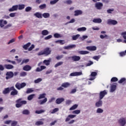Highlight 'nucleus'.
Returning <instances> with one entry per match:
<instances>
[{
  "instance_id": "obj_19",
  "label": "nucleus",
  "mask_w": 126,
  "mask_h": 126,
  "mask_svg": "<svg viewBox=\"0 0 126 126\" xmlns=\"http://www.w3.org/2000/svg\"><path fill=\"white\" fill-rule=\"evenodd\" d=\"M69 86H70V84L68 82L63 83L62 84V87L64 88H67Z\"/></svg>"
},
{
  "instance_id": "obj_52",
  "label": "nucleus",
  "mask_w": 126,
  "mask_h": 126,
  "mask_svg": "<svg viewBox=\"0 0 126 126\" xmlns=\"http://www.w3.org/2000/svg\"><path fill=\"white\" fill-rule=\"evenodd\" d=\"M54 36L55 38H62V35L58 33H55Z\"/></svg>"
},
{
  "instance_id": "obj_55",
  "label": "nucleus",
  "mask_w": 126,
  "mask_h": 126,
  "mask_svg": "<svg viewBox=\"0 0 126 126\" xmlns=\"http://www.w3.org/2000/svg\"><path fill=\"white\" fill-rule=\"evenodd\" d=\"M60 0H53L50 1V4H55Z\"/></svg>"
},
{
  "instance_id": "obj_16",
  "label": "nucleus",
  "mask_w": 126,
  "mask_h": 126,
  "mask_svg": "<svg viewBox=\"0 0 126 126\" xmlns=\"http://www.w3.org/2000/svg\"><path fill=\"white\" fill-rule=\"evenodd\" d=\"M103 105V101L102 100H100L96 102L95 103V107L97 108H99V107H102V105Z\"/></svg>"
},
{
  "instance_id": "obj_14",
  "label": "nucleus",
  "mask_w": 126,
  "mask_h": 126,
  "mask_svg": "<svg viewBox=\"0 0 126 126\" xmlns=\"http://www.w3.org/2000/svg\"><path fill=\"white\" fill-rule=\"evenodd\" d=\"M7 24V21H3V20H0V27L2 28V27H4V25H6Z\"/></svg>"
},
{
  "instance_id": "obj_38",
  "label": "nucleus",
  "mask_w": 126,
  "mask_h": 126,
  "mask_svg": "<svg viewBox=\"0 0 126 126\" xmlns=\"http://www.w3.org/2000/svg\"><path fill=\"white\" fill-rule=\"evenodd\" d=\"M34 96H35V94H30L28 97V100H29V101H31V100L34 98Z\"/></svg>"
},
{
  "instance_id": "obj_5",
  "label": "nucleus",
  "mask_w": 126,
  "mask_h": 126,
  "mask_svg": "<svg viewBox=\"0 0 126 126\" xmlns=\"http://www.w3.org/2000/svg\"><path fill=\"white\" fill-rule=\"evenodd\" d=\"M118 23V21L115 20L108 19L107 20V24L108 25H116Z\"/></svg>"
},
{
  "instance_id": "obj_64",
  "label": "nucleus",
  "mask_w": 126,
  "mask_h": 126,
  "mask_svg": "<svg viewBox=\"0 0 126 126\" xmlns=\"http://www.w3.org/2000/svg\"><path fill=\"white\" fill-rule=\"evenodd\" d=\"M17 125V122L16 121H13L11 124V126H15Z\"/></svg>"
},
{
  "instance_id": "obj_17",
  "label": "nucleus",
  "mask_w": 126,
  "mask_h": 126,
  "mask_svg": "<svg viewBox=\"0 0 126 126\" xmlns=\"http://www.w3.org/2000/svg\"><path fill=\"white\" fill-rule=\"evenodd\" d=\"M74 16H78V15L82 14V11L76 10L74 11Z\"/></svg>"
},
{
  "instance_id": "obj_47",
  "label": "nucleus",
  "mask_w": 126,
  "mask_h": 126,
  "mask_svg": "<svg viewBox=\"0 0 126 126\" xmlns=\"http://www.w3.org/2000/svg\"><path fill=\"white\" fill-rule=\"evenodd\" d=\"M126 79H125V78H122L118 81V83H124V82H126Z\"/></svg>"
},
{
  "instance_id": "obj_56",
  "label": "nucleus",
  "mask_w": 126,
  "mask_h": 126,
  "mask_svg": "<svg viewBox=\"0 0 126 126\" xmlns=\"http://www.w3.org/2000/svg\"><path fill=\"white\" fill-rule=\"evenodd\" d=\"M27 75V73L26 72H22L20 73V76H26Z\"/></svg>"
},
{
  "instance_id": "obj_21",
  "label": "nucleus",
  "mask_w": 126,
  "mask_h": 126,
  "mask_svg": "<svg viewBox=\"0 0 126 126\" xmlns=\"http://www.w3.org/2000/svg\"><path fill=\"white\" fill-rule=\"evenodd\" d=\"M93 22H94V23H101L102 19L100 18L94 19Z\"/></svg>"
},
{
  "instance_id": "obj_45",
  "label": "nucleus",
  "mask_w": 126,
  "mask_h": 126,
  "mask_svg": "<svg viewBox=\"0 0 126 126\" xmlns=\"http://www.w3.org/2000/svg\"><path fill=\"white\" fill-rule=\"evenodd\" d=\"M80 110H76L72 111V113L75 115H78L80 113Z\"/></svg>"
},
{
  "instance_id": "obj_30",
  "label": "nucleus",
  "mask_w": 126,
  "mask_h": 126,
  "mask_svg": "<svg viewBox=\"0 0 126 126\" xmlns=\"http://www.w3.org/2000/svg\"><path fill=\"white\" fill-rule=\"evenodd\" d=\"M55 43H60V45H64L65 42L63 40H58L55 41Z\"/></svg>"
},
{
  "instance_id": "obj_49",
  "label": "nucleus",
  "mask_w": 126,
  "mask_h": 126,
  "mask_svg": "<svg viewBox=\"0 0 126 126\" xmlns=\"http://www.w3.org/2000/svg\"><path fill=\"white\" fill-rule=\"evenodd\" d=\"M32 10V8L30 6L27 7L25 9L26 12H29V11Z\"/></svg>"
},
{
  "instance_id": "obj_20",
  "label": "nucleus",
  "mask_w": 126,
  "mask_h": 126,
  "mask_svg": "<svg viewBox=\"0 0 126 126\" xmlns=\"http://www.w3.org/2000/svg\"><path fill=\"white\" fill-rule=\"evenodd\" d=\"M10 92V90H9V88H5L4 90L2 91V93L4 94H8Z\"/></svg>"
},
{
  "instance_id": "obj_32",
  "label": "nucleus",
  "mask_w": 126,
  "mask_h": 126,
  "mask_svg": "<svg viewBox=\"0 0 126 126\" xmlns=\"http://www.w3.org/2000/svg\"><path fill=\"white\" fill-rule=\"evenodd\" d=\"M42 16L44 18H49V17H50V13H44L42 14Z\"/></svg>"
},
{
  "instance_id": "obj_53",
  "label": "nucleus",
  "mask_w": 126,
  "mask_h": 126,
  "mask_svg": "<svg viewBox=\"0 0 126 126\" xmlns=\"http://www.w3.org/2000/svg\"><path fill=\"white\" fill-rule=\"evenodd\" d=\"M104 112V110L101 108H97L96 110V113H98V114L102 113Z\"/></svg>"
},
{
  "instance_id": "obj_11",
  "label": "nucleus",
  "mask_w": 126,
  "mask_h": 126,
  "mask_svg": "<svg viewBox=\"0 0 126 126\" xmlns=\"http://www.w3.org/2000/svg\"><path fill=\"white\" fill-rule=\"evenodd\" d=\"M18 9V5H13L12 8L9 9V11L11 12L12 11H15Z\"/></svg>"
},
{
  "instance_id": "obj_1",
  "label": "nucleus",
  "mask_w": 126,
  "mask_h": 126,
  "mask_svg": "<svg viewBox=\"0 0 126 126\" xmlns=\"http://www.w3.org/2000/svg\"><path fill=\"white\" fill-rule=\"evenodd\" d=\"M51 53H52L51 49L49 47H46L43 51L38 52L37 56H43V55L49 56V55H51Z\"/></svg>"
},
{
  "instance_id": "obj_2",
  "label": "nucleus",
  "mask_w": 126,
  "mask_h": 126,
  "mask_svg": "<svg viewBox=\"0 0 126 126\" xmlns=\"http://www.w3.org/2000/svg\"><path fill=\"white\" fill-rule=\"evenodd\" d=\"M46 94L43 93L42 94H40L39 97H38V100H40L41 99H44L43 100H40L39 101V104L40 105H43L45 104L48 101V99L46 97Z\"/></svg>"
},
{
  "instance_id": "obj_29",
  "label": "nucleus",
  "mask_w": 126,
  "mask_h": 126,
  "mask_svg": "<svg viewBox=\"0 0 126 126\" xmlns=\"http://www.w3.org/2000/svg\"><path fill=\"white\" fill-rule=\"evenodd\" d=\"M79 54H80V55H87V54H89V52L87 51H79Z\"/></svg>"
},
{
  "instance_id": "obj_31",
  "label": "nucleus",
  "mask_w": 126,
  "mask_h": 126,
  "mask_svg": "<svg viewBox=\"0 0 126 126\" xmlns=\"http://www.w3.org/2000/svg\"><path fill=\"white\" fill-rule=\"evenodd\" d=\"M77 107H78V105L74 104L69 108V110L72 111L73 110H75L76 109H77Z\"/></svg>"
},
{
  "instance_id": "obj_37",
  "label": "nucleus",
  "mask_w": 126,
  "mask_h": 126,
  "mask_svg": "<svg viewBox=\"0 0 126 126\" xmlns=\"http://www.w3.org/2000/svg\"><path fill=\"white\" fill-rule=\"evenodd\" d=\"M63 62H59L55 65L54 67L57 68L58 67V66H60L62 65V64H63Z\"/></svg>"
},
{
  "instance_id": "obj_50",
  "label": "nucleus",
  "mask_w": 126,
  "mask_h": 126,
  "mask_svg": "<svg viewBox=\"0 0 126 126\" xmlns=\"http://www.w3.org/2000/svg\"><path fill=\"white\" fill-rule=\"evenodd\" d=\"M34 90H32V89H28L26 92L27 94H29L30 93H32Z\"/></svg>"
},
{
  "instance_id": "obj_44",
  "label": "nucleus",
  "mask_w": 126,
  "mask_h": 126,
  "mask_svg": "<svg viewBox=\"0 0 126 126\" xmlns=\"http://www.w3.org/2000/svg\"><path fill=\"white\" fill-rule=\"evenodd\" d=\"M118 80H119V79H118V78L116 77H112L111 79V82H117V81H118Z\"/></svg>"
},
{
  "instance_id": "obj_63",
  "label": "nucleus",
  "mask_w": 126,
  "mask_h": 126,
  "mask_svg": "<svg viewBox=\"0 0 126 126\" xmlns=\"http://www.w3.org/2000/svg\"><path fill=\"white\" fill-rule=\"evenodd\" d=\"M112 11H114V9H109L107 10V13H112Z\"/></svg>"
},
{
  "instance_id": "obj_28",
  "label": "nucleus",
  "mask_w": 126,
  "mask_h": 126,
  "mask_svg": "<svg viewBox=\"0 0 126 126\" xmlns=\"http://www.w3.org/2000/svg\"><path fill=\"white\" fill-rule=\"evenodd\" d=\"M18 94V91L16 90H14V91H12L10 93V95L11 96H15V95H17Z\"/></svg>"
},
{
  "instance_id": "obj_62",
  "label": "nucleus",
  "mask_w": 126,
  "mask_h": 126,
  "mask_svg": "<svg viewBox=\"0 0 126 126\" xmlns=\"http://www.w3.org/2000/svg\"><path fill=\"white\" fill-rule=\"evenodd\" d=\"M52 37H53V36L52 35H49L45 37L44 38V39H45V40H49V39L52 38Z\"/></svg>"
},
{
  "instance_id": "obj_33",
  "label": "nucleus",
  "mask_w": 126,
  "mask_h": 126,
  "mask_svg": "<svg viewBox=\"0 0 126 126\" xmlns=\"http://www.w3.org/2000/svg\"><path fill=\"white\" fill-rule=\"evenodd\" d=\"M116 88L117 86L115 85H112L111 87V92H114V91H115Z\"/></svg>"
},
{
  "instance_id": "obj_58",
  "label": "nucleus",
  "mask_w": 126,
  "mask_h": 126,
  "mask_svg": "<svg viewBox=\"0 0 126 126\" xmlns=\"http://www.w3.org/2000/svg\"><path fill=\"white\" fill-rule=\"evenodd\" d=\"M97 75V72H92L91 74V76H92L93 77H95Z\"/></svg>"
},
{
  "instance_id": "obj_42",
  "label": "nucleus",
  "mask_w": 126,
  "mask_h": 126,
  "mask_svg": "<svg viewBox=\"0 0 126 126\" xmlns=\"http://www.w3.org/2000/svg\"><path fill=\"white\" fill-rule=\"evenodd\" d=\"M40 9H44L47 7V5L46 4H42L39 6Z\"/></svg>"
},
{
  "instance_id": "obj_25",
  "label": "nucleus",
  "mask_w": 126,
  "mask_h": 126,
  "mask_svg": "<svg viewBox=\"0 0 126 126\" xmlns=\"http://www.w3.org/2000/svg\"><path fill=\"white\" fill-rule=\"evenodd\" d=\"M43 63L44 64H45V65H50V63H51V60L50 59L48 60H44Z\"/></svg>"
},
{
  "instance_id": "obj_6",
  "label": "nucleus",
  "mask_w": 126,
  "mask_h": 126,
  "mask_svg": "<svg viewBox=\"0 0 126 126\" xmlns=\"http://www.w3.org/2000/svg\"><path fill=\"white\" fill-rule=\"evenodd\" d=\"M95 7H96V9L100 10L103 7V4L101 2H97L95 4Z\"/></svg>"
},
{
  "instance_id": "obj_40",
  "label": "nucleus",
  "mask_w": 126,
  "mask_h": 126,
  "mask_svg": "<svg viewBox=\"0 0 126 126\" xmlns=\"http://www.w3.org/2000/svg\"><path fill=\"white\" fill-rule=\"evenodd\" d=\"M35 114H42V113H45V110L41 109L40 110H36L35 112Z\"/></svg>"
},
{
  "instance_id": "obj_27",
  "label": "nucleus",
  "mask_w": 126,
  "mask_h": 126,
  "mask_svg": "<svg viewBox=\"0 0 126 126\" xmlns=\"http://www.w3.org/2000/svg\"><path fill=\"white\" fill-rule=\"evenodd\" d=\"M18 6V9H19V10H22V9L25 8V5L24 4H19Z\"/></svg>"
},
{
  "instance_id": "obj_12",
  "label": "nucleus",
  "mask_w": 126,
  "mask_h": 126,
  "mask_svg": "<svg viewBox=\"0 0 126 126\" xmlns=\"http://www.w3.org/2000/svg\"><path fill=\"white\" fill-rule=\"evenodd\" d=\"M32 68V67L31 66L29 65H26L23 67V69L25 71H29V70H31Z\"/></svg>"
},
{
  "instance_id": "obj_51",
  "label": "nucleus",
  "mask_w": 126,
  "mask_h": 126,
  "mask_svg": "<svg viewBox=\"0 0 126 126\" xmlns=\"http://www.w3.org/2000/svg\"><path fill=\"white\" fill-rule=\"evenodd\" d=\"M63 55H60V56H57L56 57V59L58 61H60V60H62V59H63Z\"/></svg>"
},
{
  "instance_id": "obj_36",
  "label": "nucleus",
  "mask_w": 126,
  "mask_h": 126,
  "mask_svg": "<svg viewBox=\"0 0 126 126\" xmlns=\"http://www.w3.org/2000/svg\"><path fill=\"white\" fill-rule=\"evenodd\" d=\"M22 114L23 115H29V114H30V111L27 109H25L23 111Z\"/></svg>"
},
{
  "instance_id": "obj_46",
  "label": "nucleus",
  "mask_w": 126,
  "mask_h": 126,
  "mask_svg": "<svg viewBox=\"0 0 126 126\" xmlns=\"http://www.w3.org/2000/svg\"><path fill=\"white\" fill-rule=\"evenodd\" d=\"M15 87L17 88V89H18V90H20L21 89V86L20 85V84L19 83H17L15 85Z\"/></svg>"
},
{
  "instance_id": "obj_13",
  "label": "nucleus",
  "mask_w": 126,
  "mask_h": 126,
  "mask_svg": "<svg viewBox=\"0 0 126 126\" xmlns=\"http://www.w3.org/2000/svg\"><path fill=\"white\" fill-rule=\"evenodd\" d=\"M86 49L87 50H88V51H96L97 50V47L95 46H87Z\"/></svg>"
},
{
  "instance_id": "obj_54",
  "label": "nucleus",
  "mask_w": 126,
  "mask_h": 126,
  "mask_svg": "<svg viewBox=\"0 0 126 126\" xmlns=\"http://www.w3.org/2000/svg\"><path fill=\"white\" fill-rule=\"evenodd\" d=\"M100 39H104V38H106V39H108V35L107 34H105L104 35L101 34L100 35Z\"/></svg>"
},
{
  "instance_id": "obj_41",
  "label": "nucleus",
  "mask_w": 126,
  "mask_h": 126,
  "mask_svg": "<svg viewBox=\"0 0 126 126\" xmlns=\"http://www.w3.org/2000/svg\"><path fill=\"white\" fill-rule=\"evenodd\" d=\"M43 125H44L43 121H37L35 123V126H42Z\"/></svg>"
},
{
  "instance_id": "obj_15",
  "label": "nucleus",
  "mask_w": 126,
  "mask_h": 126,
  "mask_svg": "<svg viewBox=\"0 0 126 126\" xmlns=\"http://www.w3.org/2000/svg\"><path fill=\"white\" fill-rule=\"evenodd\" d=\"M64 101V98H57L56 100V104H60L61 103H63Z\"/></svg>"
},
{
  "instance_id": "obj_10",
  "label": "nucleus",
  "mask_w": 126,
  "mask_h": 126,
  "mask_svg": "<svg viewBox=\"0 0 126 126\" xmlns=\"http://www.w3.org/2000/svg\"><path fill=\"white\" fill-rule=\"evenodd\" d=\"M75 117H76V115H72V114L69 115L67 116V117L66 118L65 122H69V120H70V119H74Z\"/></svg>"
},
{
  "instance_id": "obj_48",
  "label": "nucleus",
  "mask_w": 126,
  "mask_h": 126,
  "mask_svg": "<svg viewBox=\"0 0 126 126\" xmlns=\"http://www.w3.org/2000/svg\"><path fill=\"white\" fill-rule=\"evenodd\" d=\"M29 63V59H24L22 62L21 65H22L24 63Z\"/></svg>"
},
{
  "instance_id": "obj_39",
  "label": "nucleus",
  "mask_w": 126,
  "mask_h": 126,
  "mask_svg": "<svg viewBox=\"0 0 126 126\" xmlns=\"http://www.w3.org/2000/svg\"><path fill=\"white\" fill-rule=\"evenodd\" d=\"M122 35L124 39H125V40L123 41V43L126 44V32H123Z\"/></svg>"
},
{
  "instance_id": "obj_9",
  "label": "nucleus",
  "mask_w": 126,
  "mask_h": 126,
  "mask_svg": "<svg viewBox=\"0 0 126 126\" xmlns=\"http://www.w3.org/2000/svg\"><path fill=\"white\" fill-rule=\"evenodd\" d=\"M22 98H19L17 99L16 102L17 103L19 104H22L23 105H26V104H27V101L26 100H22Z\"/></svg>"
},
{
  "instance_id": "obj_26",
  "label": "nucleus",
  "mask_w": 126,
  "mask_h": 126,
  "mask_svg": "<svg viewBox=\"0 0 126 126\" xmlns=\"http://www.w3.org/2000/svg\"><path fill=\"white\" fill-rule=\"evenodd\" d=\"M41 34L43 36H47V35H49V31L46 30H43L41 32Z\"/></svg>"
},
{
  "instance_id": "obj_43",
  "label": "nucleus",
  "mask_w": 126,
  "mask_h": 126,
  "mask_svg": "<svg viewBox=\"0 0 126 126\" xmlns=\"http://www.w3.org/2000/svg\"><path fill=\"white\" fill-rule=\"evenodd\" d=\"M42 78H39L35 80L34 81V82L35 84L40 83V82H41V81H42Z\"/></svg>"
},
{
  "instance_id": "obj_60",
  "label": "nucleus",
  "mask_w": 126,
  "mask_h": 126,
  "mask_svg": "<svg viewBox=\"0 0 126 126\" xmlns=\"http://www.w3.org/2000/svg\"><path fill=\"white\" fill-rule=\"evenodd\" d=\"M65 3L67 4H71L72 3V1L71 0H67L64 2Z\"/></svg>"
},
{
  "instance_id": "obj_7",
  "label": "nucleus",
  "mask_w": 126,
  "mask_h": 126,
  "mask_svg": "<svg viewBox=\"0 0 126 126\" xmlns=\"http://www.w3.org/2000/svg\"><path fill=\"white\" fill-rule=\"evenodd\" d=\"M69 59H71L73 62H78L80 61V57L77 56H73L71 57H69Z\"/></svg>"
},
{
  "instance_id": "obj_34",
  "label": "nucleus",
  "mask_w": 126,
  "mask_h": 126,
  "mask_svg": "<svg viewBox=\"0 0 126 126\" xmlns=\"http://www.w3.org/2000/svg\"><path fill=\"white\" fill-rule=\"evenodd\" d=\"M79 36H80V35H79V34H76L75 35H73L72 37V40L73 41H75V40H77L78 39V38H79Z\"/></svg>"
},
{
  "instance_id": "obj_24",
  "label": "nucleus",
  "mask_w": 126,
  "mask_h": 126,
  "mask_svg": "<svg viewBox=\"0 0 126 126\" xmlns=\"http://www.w3.org/2000/svg\"><path fill=\"white\" fill-rule=\"evenodd\" d=\"M34 16L37 18H42V14L40 12H36L34 14Z\"/></svg>"
},
{
  "instance_id": "obj_35",
  "label": "nucleus",
  "mask_w": 126,
  "mask_h": 126,
  "mask_svg": "<svg viewBox=\"0 0 126 126\" xmlns=\"http://www.w3.org/2000/svg\"><path fill=\"white\" fill-rule=\"evenodd\" d=\"M87 29L86 27H82L77 29V31H78L79 32H80L81 31H86Z\"/></svg>"
},
{
  "instance_id": "obj_22",
  "label": "nucleus",
  "mask_w": 126,
  "mask_h": 126,
  "mask_svg": "<svg viewBox=\"0 0 126 126\" xmlns=\"http://www.w3.org/2000/svg\"><path fill=\"white\" fill-rule=\"evenodd\" d=\"M31 45V43L28 42L26 44L24 45L23 46V48L24 49V50H28V48H29V47H30Z\"/></svg>"
},
{
  "instance_id": "obj_57",
  "label": "nucleus",
  "mask_w": 126,
  "mask_h": 126,
  "mask_svg": "<svg viewBox=\"0 0 126 126\" xmlns=\"http://www.w3.org/2000/svg\"><path fill=\"white\" fill-rule=\"evenodd\" d=\"M119 55L120 57H125L126 56V54L125 52H121L119 53Z\"/></svg>"
},
{
  "instance_id": "obj_59",
  "label": "nucleus",
  "mask_w": 126,
  "mask_h": 126,
  "mask_svg": "<svg viewBox=\"0 0 126 126\" xmlns=\"http://www.w3.org/2000/svg\"><path fill=\"white\" fill-rule=\"evenodd\" d=\"M58 111L59 108H56L53 110L52 112H51V114H55V113H57V112H58Z\"/></svg>"
},
{
  "instance_id": "obj_4",
  "label": "nucleus",
  "mask_w": 126,
  "mask_h": 126,
  "mask_svg": "<svg viewBox=\"0 0 126 126\" xmlns=\"http://www.w3.org/2000/svg\"><path fill=\"white\" fill-rule=\"evenodd\" d=\"M107 94H108V93H107L106 90L100 92L99 93V100H102Z\"/></svg>"
},
{
  "instance_id": "obj_3",
  "label": "nucleus",
  "mask_w": 126,
  "mask_h": 126,
  "mask_svg": "<svg viewBox=\"0 0 126 126\" xmlns=\"http://www.w3.org/2000/svg\"><path fill=\"white\" fill-rule=\"evenodd\" d=\"M6 77L5 79H10L11 78H12L13 76H14V74L13 73V72L12 71H9V72H7L6 73Z\"/></svg>"
},
{
  "instance_id": "obj_23",
  "label": "nucleus",
  "mask_w": 126,
  "mask_h": 126,
  "mask_svg": "<svg viewBox=\"0 0 126 126\" xmlns=\"http://www.w3.org/2000/svg\"><path fill=\"white\" fill-rule=\"evenodd\" d=\"M4 66L6 69H12L14 67L11 64H5Z\"/></svg>"
},
{
  "instance_id": "obj_61",
  "label": "nucleus",
  "mask_w": 126,
  "mask_h": 126,
  "mask_svg": "<svg viewBox=\"0 0 126 126\" xmlns=\"http://www.w3.org/2000/svg\"><path fill=\"white\" fill-rule=\"evenodd\" d=\"M34 48H35V45H34L33 44H32L31 46L28 49V51H32V50H33Z\"/></svg>"
},
{
  "instance_id": "obj_18",
  "label": "nucleus",
  "mask_w": 126,
  "mask_h": 126,
  "mask_svg": "<svg viewBox=\"0 0 126 126\" xmlns=\"http://www.w3.org/2000/svg\"><path fill=\"white\" fill-rule=\"evenodd\" d=\"M73 48H75V45L72 44L70 45H68L67 46H64V49L65 50H69V49H73Z\"/></svg>"
},
{
  "instance_id": "obj_8",
  "label": "nucleus",
  "mask_w": 126,
  "mask_h": 126,
  "mask_svg": "<svg viewBox=\"0 0 126 126\" xmlns=\"http://www.w3.org/2000/svg\"><path fill=\"white\" fill-rule=\"evenodd\" d=\"M119 123L121 126H126V118H123L120 119L119 120Z\"/></svg>"
}]
</instances>
